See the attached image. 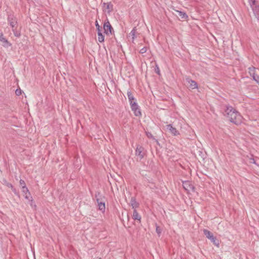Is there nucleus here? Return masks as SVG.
<instances>
[{
	"instance_id": "nucleus-1",
	"label": "nucleus",
	"mask_w": 259,
	"mask_h": 259,
	"mask_svg": "<svg viewBox=\"0 0 259 259\" xmlns=\"http://www.w3.org/2000/svg\"><path fill=\"white\" fill-rule=\"evenodd\" d=\"M225 112V115L231 122L236 124H239L242 122V116L232 106H227Z\"/></svg>"
},
{
	"instance_id": "nucleus-2",
	"label": "nucleus",
	"mask_w": 259,
	"mask_h": 259,
	"mask_svg": "<svg viewBox=\"0 0 259 259\" xmlns=\"http://www.w3.org/2000/svg\"><path fill=\"white\" fill-rule=\"evenodd\" d=\"M249 3L255 17L259 20V1L249 0Z\"/></svg>"
},
{
	"instance_id": "nucleus-3",
	"label": "nucleus",
	"mask_w": 259,
	"mask_h": 259,
	"mask_svg": "<svg viewBox=\"0 0 259 259\" xmlns=\"http://www.w3.org/2000/svg\"><path fill=\"white\" fill-rule=\"evenodd\" d=\"M95 197L98 203L99 209L102 212H104L105 210V202L102 201V197L100 195V193L98 192L97 193H96L95 195Z\"/></svg>"
},
{
	"instance_id": "nucleus-4",
	"label": "nucleus",
	"mask_w": 259,
	"mask_h": 259,
	"mask_svg": "<svg viewBox=\"0 0 259 259\" xmlns=\"http://www.w3.org/2000/svg\"><path fill=\"white\" fill-rule=\"evenodd\" d=\"M249 73L252 76L253 80H254L257 83L259 84V75L257 74L256 71V68L254 67L249 68Z\"/></svg>"
},
{
	"instance_id": "nucleus-5",
	"label": "nucleus",
	"mask_w": 259,
	"mask_h": 259,
	"mask_svg": "<svg viewBox=\"0 0 259 259\" xmlns=\"http://www.w3.org/2000/svg\"><path fill=\"white\" fill-rule=\"evenodd\" d=\"M131 107L135 116H138L141 115L140 109L137 102H134V103L131 104Z\"/></svg>"
},
{
	"instance_id": "nucleus-6",
	"label": "nucleus",
	"mask_w": 259,
	"mask_h": 259,
	"mask_svg": "<svg viewBox=\"0 0 259 259\" xmlns=\"http://www.w3.org/2000/svg\"><path fill=\"white\" fill-rule=\"evenodd\" d=\"M103 11L108 14H110L113 11V6L111 2L104 3L103 4Z\"/></svg>"
},
{
	"instance_id": "nucleus-7",
	"label": "nucleus",
	"mask_w": 259,
	"mask_h": 259,
	"mask_svg": "<svg viewBox=\"0 0 259 259\" xmlns=\"http://www.w3.org/2000/svg\"><path fill=\"white\" fill-rule=\"evenodd\" d=\"M166 130L173 136H177L180 135L179 132L174 127L172 124H169L166 125Z\"/></svg>"
},
{
	"instance_id": "nucleus-8",
	"label": "nucleus",
	"mask_w": 259,
	"mask_h": 259,
	"mask_svg": "<svg viewBox=\"0 0 259 259\" xmlns=\"http://www.w3.org/2000/svg\"><path fill=\"white\" fill-rule=\"evenodd\" d=\"M103 28L105 33L106 34H112L113 28L108 20L104 22Z\"/></svg>"
},
{
	"instance_id": "nucleus-9",
	"label": "nucleus",
	"mask_w": 259,
	"mask_h": 259,
	"mask_svg": "<svg viewBox=\"0 0 259 259\" xmlns=\"http://www.w3.org/2000/svg\"><path fill=\"white\" fill-rule=\"evenodd\" d=\"M8 22L12 29L16 28L17 26V21L15 17L13 16L8 17Z\"/></svg>"
},
{
	"instance_id": "nucleus-10",
	"label": "nucleus",
	"mask_w": 259,
	"mask_h": 259,
	"mask_svg": "<svg viewBox=\"0 0 259 259\" xmlns=\"http://www.w3.org/2000/svg\"><path fill=\"white\" fill-rule=\"evenodd\" d=\"M144 148L141 146H138L136 150V155L141 160L144 157Z\"/></svg>"
},
{
	"instance_id": "nucleus-11",
	"label": "nucleus",
	"mask_w": 259,
	"mask_h": 259,
	"mask_svg": "<svg viewBox=\"0 0 259 259\" xmlns=\"http://www.w3.org/2000/svg\"><path fill=\"white\" fill-rule=\"evenodd\" d=\"M0 41L3 43V46L6 48L10 47L11 44L5 38L2 33H0Z\"/></svg>"
},
{
	"instance_id": "nucleus-12",
	"label": "nucleus",
	"mask_w": 259,
	"mask_h": 259,
	"mask_svg": "<svg viewBox=\"0 0 259 259\" xmlns=\"http://www.w3.org/2000/svg\"><path fill=\"white\" fill-rule=\"evenodd\" d=\"M184 188L187 191H190L193 189V186L190 181H185L183 183Z\"/></svg>"
},
{
	"instance_id": "nucleus-13",
	"label": "nucleus",
	"mask_w": 259,
	"mask_h": 259,
	"mask_svg": "<svg viewBox=\"0 0 259 259\" xmlns=\"http://www.w3.org/2000/svg\"><path fill=\"white\" fill-rule=\"evenodd\" d=\"M186 81L189 83V87L191 89H195L197 88V83L195 81L189 78H187Z\"/></svg>"
},
{
	"instance_id": "nucleus-14",
	"label": "nucleus",
	"mask_w": 259,
	"mask_h": 259,
	"mask_svg": "<svg viewBox=\"0 0 259 259\" xmlns=\"http://www.w3.org/2000/svg\"><path fill=\"white\" fill-rule=\"evenodd\" d=\"M22 192L23 194V196L26 199H29V197H31L30 196V193L27 187H24L22 188Z\"/></svg>"
},
{
	"instance_id": "nucleus-15",
	"label": "nucleus",
	"mask_w": 259,
	"mask_h": 259,
	"mask_svg": "<svg viewBox=\"0 0 259 259\" xmlns=\"http://www.w3.org/2000/svg\"><path fill=\"white\" fill-rule=\"evenodd\" d=\"M131 204L132 206V208L135 210L137 208L139 207V204L137 202L136 199L134 197H132L131 200Z\"/></svg>"
},
{
	"instance_id": "nucleus-16",
	"label": "nucleus",
	"mask_w": 259,
	"mask_h": 259,
	"mask_svg": "<svg viewBox=\"0 0 259 259\" xmlns=\"http://www.w3.org/2000/svg\"><path fill=\"white\" fill-rule=\"evenodd\" d=\"M209 239L215 246L219 247L220 241L219 239H218L215 237H214V236H211Z\"/></svg>"
},
{
	"instance_id": "nucleus-17",
	"label": "nucleus",
	"mask_w": 259,
	"mask_h": 259,
	"mask_svg": "<svg viewBox=\"0 0 259 259\" xmlns=\"http://www.w3.org/2000/svg\"><path fill=\"white\" fill-rule=\"evenodd\" d=\"M133 218L135 220H138L139 221H140L141 219V216L139 214L136 209L134 210Z\"/></svg>"
},
{
	"instance_id": "nucleus-18",
	"label": "nucleus",
	"mask_w": 259,
	"mask_h": 259,
	"mask_svg": "<svg viewBox=\"0 0 259 259\" xmlns=\"http://www.w3.org/2000/svg\"><path fill=\"white\" fill-rule=\"evenodd\" d=\"M175 11L178 13L179 15L182 19H186L188 18V16L186 13L176 10Z\"/></svg>"
},
{
	"instance_id": "nucleus-19",
	"label": "nucleus",
	"mask_w": 259,
	"mask_h": 259,
	"mask_svg": "<svg viewBox=\"0 0 259 259\" xmlns=\"http://www.w3.org/2000/svg\"><path fill=\"white\" fill-rule=\"evenodd\" d=\"M203 233L206 237L209 239L211 236H213V234L209 231L204 229L203 230Z\"/></svg>"
},
{
	"instance_id": "nucleus-20",
	"label": "nucleus",
	"mask_w": 259,
	"mask_h": 259,
	"mask_svg": "<svg viewBox=\"0 0 259 259\" xmlns=\"http://www.w3.org/2000/svg\"><path fill=\"white\" fill-rule=\"evenodd\" d=\"M98 40L100 42L104 41V36L101 33V31L98 32Z\"/></svg>"
},
{
	"instance_id": "nucleus-21",
	"label": "nucleus",
	"mask_w": 259,
	"mask_h": 259,
	"mask_svg": "<svg viewBox=\"0 0 259 259\" xmlns=\"http://www.w3.org/2000/svg\"><path fill=\"white\" fill-rule=\"evenodd\" d=\"M127 95L130 102H132V100H135V98L131 91H127Z\"/></svg>"
},
{
	"instance_id": "nucleus-22",
	"label": "nucleus",
	"mask_w": 259,
	"mask_h": 259,
	"mask_svg": "<svg viewBox=\"0 0 259 259\" xmlns=\"http://www.w3.org/2000/svg\"><path fill=\"white\" fill-rule=\"evenodd\" d=\"M12 31H13L14 34L15 36H16L17 37H19L20 36V35H21L20 32L19 31H17L16 30V28L12 29Z\"/></svg>"
},
{
	"instance_id": "nucleus-23",
	"label": "nucleus",
	"mask_w": 259,
	"mask_h": 259,
	"mask_svg": "<svg viewBox=\"0 0 259 259\" xmlns=\"http://www.w3.org/2000/svg\"><path fill=\"white\" fill-rule=\"evenodd\" d=\"M146 134L148 138L152 139L154 140L157 141V140L155 139V138L154 137V136L152 135V134L151 133H150L149 132H146Z\"/></svg>"
},
{
	"instance_id": "nucleus-24",
	"label": "nucleus",
	"mask_w": 259,
	"mask_h": 259,
	"mask_svg": "<svg viewBox=\"0 0 259 259\" xmlns=\"http://www.w3.org/2000/svg\"><path fill=\"white\" fill-rule=\"evenodd\" d=\"M29 200H30V206L32 208H35L36 207V205L35 204L34 202H33V201L32 200V197H30Z\"/></svg>"
},
{
	"instance_id": "nucleus-25",
	"label": "nucleus",
	"mask_w": 259,
	"mask_h": 259,
	"mask_svg": "<svg viewBox=\"0 0 259 259\" xmlns=\"http://www.w3.org/2000/svg\"><path fill=\"white\" fill-rule=\"evenodd\" d=\"M156 232L157 233L158 235L160 236L161 233V229L157 225H156Z\"/></svg>"
},
{
	"instance_id": "nucleus-26",
	"label": "nucleus",
	"mask_w": 259,
	"mask_h": 259,
	"mask_svg": "<svg viewBox=\"0 0 259 259\" xmlns=\"http://www.w3.org/2000/svg\"><path fill=\"white\" fill-rule=\"evenodd\" d=\"M95 26L96 27L98 32L101 31V27H100L97 20H96L95 22Z\"/></svg>"
},
{
	"instance_id": "nucleus-27",
	"label": "nucleus",
	"mask_w": 259,
	"mask_h": 259,
	"mask_svg": "<svg viewBox=\"0 0 259 259\" xmlns=\"http://www.w3.org/2000/svg\"><path fill=\"white\" fill-rule=\"evenodd\" d=\"M19 183H20V185L22 186V188L26 187L25 183L24 180H20Z\"/></svg>"
},
{
	"instance_id": "nucleus-28",
	"label": "nucleus",
	"mask_w": 259,
	"mask_h": 259,
	"mask_svg": "<svg viewBox=\"0 0 259 259\" xmlns=\"http://www.w3.org/2000/svg\"><path fill=\"white\" fill-rule=\"evenodd\" d=\"M136 29L134 28L131 32L130 34L132 35L133 38H134L136 34Z\"/></svg>"
},
{
	"instance_id": "nucleus-29",
	"label": "nucleus",
	"mask_w": 259,
	"mask_h": 259,
	"mask_svg": "<svg viewBox=\"0 0 259 259\" xmlns=\"http://www.w3.org/2000/svg\"><path fill=\"white\" fill-rule=\"evenodd\" d=\"M11 188H12V191H13V192L17 195H19V194L17 192L15 188H14L13 187V186L12 185H11Z\"/></svg>"
},
{
	"instance_id": "nucleus-30",
	"label": "nucleus",
	"mask_w": 259,
	"mask_h": 259,
	"mask_svg": "<svg viewBox=\"0 0 259 259\" xmlns=\"http://www.w3.org/2000/svg\"><path fill=\"white\" fill-rule=\"evenodd\" d=\"M155 72H156V73H157L158 74H160V70H159V68H158V67L156 65V68L155 69Z\"/></svg>"
},
{
	"instance_id": "nucleus-31",
	"label": "nucleus",
	"mask_w": 259,
	"mask_h": 259,
	"mask_svg": "<svg viewBox=\"0 0 259 259\" xmlns=\"http://www.w3.org/2000/svg\"><path fill=\"white\" fill-rule=\"evenodd\" d=\"M16 94L17 95V96H19L21 94V90H16Z\"/></svg>"
},
{
	"instance_id": "nucleus-32",
	"label": "nucleus",
	"mask_w": 259,
	"mask_h": 259,
	"mask_svg": "<svg viewBox=\"0 0 259 259\" xmlns=\"http://www.w3.org/2000/svg\"><path fill=\"white\" fill-rule=\"evenodd\" d=\"M146 52V49L145 48H143L140 50L141 53H144Z\"/></svg>"
},
{
	"instance_id": "nucleus-33",
	"label": "nucleus",
	"mask_w": 259,
	"mask_h": 259,
	"mask_svg": "<svg viewBox=\"0 0 259 259\" xmlns=\"http://www.w3.org/2000/svg\"><path fill=\"white\" fill-rule=\"evenodd\" d=\"M251 160H252V161H251V162H252V163H253L255 164V161L254 159H251Z\"/></svg>"
},
{
	"instance_id": "nucleus-34",
	"label": "nucleus",
	"mask_w": 259,
	"mask_h": 259,
	"mask_svg": "<svg viewBox=\"0 0 259 259\" xmlns=\"http://www.w3.org/2000/svg\"><path fill=\"white\" fill-rule=\"evenodd\" d=\"M134 102H136V101H135V100H132V102H130V105H131V104L134 103Z\"/></svg>"
},
{
	"instance_id": "nucleus-35",
	"label": "nucleus",
	"mask_w": 259,
	"mask_h": 259,
	"mask_svg": "<svg viewBox=\"0 0 259 259\" xmlns=\"http://www.w3.org/2000/svg\"><path fill=\"white\" fill-rule=\"evenodd\" d=\"M99 259H102L101 258H99Z\"/></svg>"
}]
</instances>
